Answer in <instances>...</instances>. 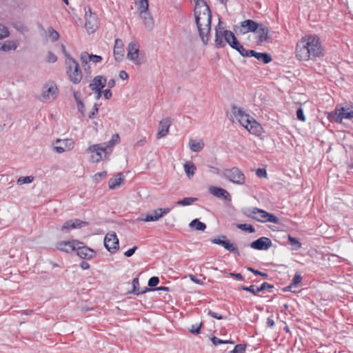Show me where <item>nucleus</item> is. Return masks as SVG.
Returning <instances> with one entry per match:
<instances>
[{
	"label": "nucleus",
	"instance_id": "39448f33",
	"mask_svg": "<svg viewBox=\"0 0 353 353\" xmlns=\"http://www.w3.org/2000/svg\"><path fill=\"white\" fill-rule=\"evenodd\" d=\"M59 94V90L57 83L54 81L48 80L42 85L39 99L43 103H51L57 99Z\"/></svg>",
	"mask_w": 353,
	"mask_h": 353
},
{
	"label": "nucleus",
	"instance_id": "dca6fc26",
	"mask_svg": "<svg viewBox=\"0 0 353 353\" xmlns=\"http://www.w3.org/2000/svg\"><path fill=\"white\" fill-rule=\"evenodd\" d=\"M83 245V243L78 241H60L56 244L58 250L66 253L72 252L77 250V245Z\"/></svg>",
	"mask_w": 353,
	"mask_h": 353
},
{
	"label": "nucleus",
	"instance_id": "5fc2aeb1",
	"mask_svg": "<svg viewBox=\"0 0 353 353\" xmlns=\"http://www.w3.org/2000/svg\"><path fill=\"white\" fill-rule=\"evenodd\" d=\"M256 174L258 177L260 178H266L267 177V172L264 168H259L256 171Z\"/></svg>",
	"mask_w": 353,
	"mask_h": 353
},
{
	"label": "nucleus",
	"instance_id": "603ef678",
	"mask_svg": "<svg viewBox=\"0 0 353 353\" xmlns=\"http://www.w3.org/2000/svg\"><path fill=\"white\" fill-rule=\"evenodd\" d=\"M245 350V346L243 345H235L232 352L233 353H243Z\"/></svg>",
	"mask_w": 353,
	"mask_h": 353
},
{
	"label": "nucleus",
	"instance_id": "4d7b16f0",
	"mask_svg": "<svg viewBox=\"0 0 353 353\" xmlns=\"http://www.w3.org/2000/svg\"><path fill=\"white\" fill-rule=\"evenodd\" d=\"M296 117L297 119L301 121H305V117L303 113V111L301 108H299L296 111Z\"/></svg>",
	"mask_w": 353,
	"mask_h": 353
},
{
	"label": "nucleus",
	"instance_id": "6ab92c4d",
	"mask_svg": "<svg viewBox=\"0 0 353 353\" xmlns=\"http://www.w3.org/2000/svg\"><path fill=\"white\" fill-rule=\"evenodd\" d=\"M107 84V79L102 75H97L94 77L89 85V88L93 91L102 90Z\"/></svg>",
	"mask_w": 353,
	"mask_h": 353
},
{
	"label": "nucleus",
	"instance_id": "ea45409f",
	"mask_svg": "<svg viewBox=\"0 0 353 353\" xmlns=\"http://www.w3.org/2000/svg\"><path fill=\"white\" fill-rule=\"evenodd\" d=\"M302 276L299 273H296L292 283L288 286V288L291 290L294 287H296L298 284L301 282Z\"/></svg>",
	"mask_w": 353,
	"mask_h": 353
},
{
	"label": "nucleus",
	"instance_id": "6e6552de",
	"mask_svg": "<svg viewBox=\"0 0 353 353\" xmlns=\"http://www.w3.org/2000/svg\"><path fill=\"white\" fill-rule=\"evenodd\" d=\"M223 175L226 179L234 184L243 185L245 183V174L237 167L224 170Z\"/></svg>",
	"mask_w": 353,
	"mask_h": 353
},
{
	"label": "nucleus",
	"instance_id": "3c124183",
	"mask_svg": "<svg viewBox=\"0 0 353 353\" xmlns=\"http://www.w3.org/2000/svg\"><path fill=\"white\" fill-rule=\"evenodd\" d=\"M208 314L216 319H225L226 318V316L219 314V312H214L212 310H209L208 312Z\"/></svg>",
	"mask_w": 353,
	"mask_h": 353
},
{
	"label": "nucleus",
	"instance_id": "c03bdc74",
	"mask_svg": "<svg viewBox=\"0 0 353 353\" xmlns=\"http://www.w3.org/2000/svg\"><path fill=\"white\" fill-rule=\"evenodd\" d=\"M143 23L145 27L149 30H151L154 28V21L152 17H148L146 19L143 20Z\"/></svg>",
	"mask_w": 353,
	"mask_h": 353
},
{
	"label": "nucleus",
	"instance_id": "2eb2a0df",
	"mask_svg": "<svg viewBox=\"0 0 353 353\" xmlns=\"http://www.w3.org/2000/svg\"><path fill=\"white\" fill-rule=\"evenodd\" d=\"M139 44L136 41H132L128 46V59L136 65L141 64L139 59Z\"/></svg>",
	"mask_w": 353,
	"mask_h": 353
},
{
	"label": "nucleus",
	"instance_id": "338daca9",
	"mask_svg": "<svg viewBox=\"0 0 353 353\" xmlns=\"http://www.w3.org/2000/svg\"><path fill=\"white\" fill-rule=\"evenodd\" d=\"M189 276H190V279H191V281H193L194 283H197V284L202 283L200 279H197L195 276L190 274Z\"/></svg>",
	"mask_w": 353,
	"mask_h": 353
},
{
	"label": "nucleus",
	"instance_id": "09e8293b",
	"mask_svg": "<svg viewBox=\"0 0 353 353\" xmlns=\"http://www.w3.org/2000/svg\"><path fill=\"white\" fill-rule=\"evenodd\" d=\"M242 289L243 290L250 292H251L253 294H256L258 292H259V286L254 285H250L249 287H243Z\"/></svg>",
	"mask_w": 353,
	"mask_h": 353
},
{
	"label": "nucleus",
	"instance_id": "72a5a7b5",
	"mask_svg": "<svg viewBox=\"0 0 353 353\" xmlns=\"http://www.w3.org/2000/svg\"><path fill=\"white\" fill-rule=\"evenodd\" d=\"M184 171L187 176L190 179L192 178L196 170V165L191 161L187 162L183 165Z\"/></svg>",
	"mask_w": 353,
	"mask_h": 353
},
{
	"label": "nucleus",
	"instance_id": "37998d69",
	"mask_svg": "<svg viewBox=\"0 0 353 353\" xmlns=\"http://www.w3.org/2000/svg\"><path fill=\"white\" fill-rule=\"evenodd\" d=\"M9 30L4 25L0 23V40L9 36Z\"/></svg>",
	"mask_w": 353,
	"mask_h": 353
},
{
	"label": "nucleus",
	"instance_id": "f257e3e1",
	"mask_svg": "<svg viewBox=\"0 0 353 353\" xmlns=\"http://www.w3.org/2000/svg\"><path fill=\"white\" fill-rule=\"evenodd\" d=\"M296 58L301 61H315L323 56V48L318 36L306 34L296 43Z\"/></svg>",
	"mask_w": 353,
	"mask_h": 353
},
{
	"label": "nucleus",
	"instance_id": "b1692460",
	"mask_svg": "<svg viewBox=\"0 0 353 353\" xmlns=\"http://www.w3.org/2000/svg\"><path fill=\"white\" fill-rule=\"evenodd\" d=\"M221 238L223 239V240H221V239H214L212 240V243L217 245H221L225 249L230 252H235L237 251L236 247L233 243H230L228 240H225V236H222Z\"/></svg>",
	"mask_w": 353,
	"mask_h": 353
},
{
	"label": "nucleus",
	"instance_id": "393cba45",
	"mask_svg": "<svg viewBox=\"0 0 353 353\" xmlns=\"http://www.w3.org/2000/svg\"><path fill=\"white\" fill-rule=\"evenodd\" d=\"M259 25L260 23L250 19L245 20L241 23V28L245 30L243 33L248 32H255L259 28Z\"/></svg>",
	"mask_w": 353,
	"mask_h": 353
},
{
	"label": "nucleus",
	"instance_id": "a18cd8bd",
	"mask_svg": "<svg viewBox=\"0 0 353 353\" xmlns=\"http://www.w3.org/2000/svg\"><path fill=\"white\" fill-rule=\"evenodd\" d=\"M49 37L53 41H56L59 39V34L57 31L50 28L48 30Z\"/></svg>",
	"mask_w": 353,
	"mask_h": 353
},
{
	"label": "nucleus",
	"instance_id": "f8f14e48",
	"mask_svg": "<svg viewBox=\"0 0 353 353\" xmlns=\"http://www.w3.org/2000/svg\"><path fill=\"white\" fill-rule=\"evenodd\" d=\"M75 141L72 139H57L53 144V150L58 154L70 151L74 148Z\"/></svg>",
	"mask_w": 353,
	"mask_h": 353
},
{
	"label": "nucleus",
	"instance_id": "bb28decb",
	"mask_svg": "<svg viewBox=\"0 0 353 353\" xmlns=\"http://www.w3.org/2000/svg\"><path fill=\"white\" fill-rule=\"evenodd\" d=\"M124 181V176L121 173H118L114 178L109 181L108 186L111 190L119 188Z\"/></svg>",
	"mask_w": 353,
	"mask_h": 353
},
{
	"label": "nucleus",
	"instance_id": "423d86ee",
	"mask_svg": "<svg viewBox=\"0 0 353 353\" xmlns=\"http://www.w3.org/2000/svg\"><path fill=\"white\" fill-rule=\"evenodd\" d=\"M215 46L216 48H223L226 43H228L230 47L232 42L236 40L234 33L231 31L225 30L224 28L218 26L215 29Z\"/></svg>",
	"mask_w": 353,
	"mask_h": 353
},
{
	"label": "nucleus",
	"instance_id": "bf43d9fd",
	"mask_svg": "<svg viewBox=\"0 0 353 353\" xmlns=\"http://www.w3.org/2000/svg\"><path fill=\"white\" fill-rule=\"evenodd\" d=\"M14 28L21 32H26L27 30V28L26 26H24L22 23H17L14 24Z\"/></svg>",
	"mask_w": 353,
	"mask_h": 353
},
{
	"label": "nucleus",
	"instance_id": "c756f323",
	"mask_svg": "<svg viewBox=\"0 0 353 353\" xmlns=\"http://www.w3.org/2000/svg\"><path fill=\"white\" fill-rule=\"evenodd\" d=\"M85 26L89 32H93L97 28L98 26L97 15L92 16L91 17L85 19Z\"/></svg>",
	"mask_w": 353,
	"mask_h": 353
},
{
	"label": "nucleus",
	"instance_id": "0eeeda50",
	"mask_svg": "<svg viewBox=\"0 0 353 353\" xmlns=\"http://www.w3.org/2000/svg\"><path fill=\"white\" fill-rule=\"evenodd\" d=\"M66 73L69 80L74 84H79L82 80V72L78 63L72 58L66 61Z\"/></svg>",
	"mask_w": 353,
	"mask_h": 353
},
{
	"label": "nucleus",
	"instance_id": "ddd939ff",
	"mask_svg": "<svg viewBox=\"0 0 353 353\" xmlns=\"http://www.w3.org/2000/svg\"><path fill=\"white\" fill-rule=\"evenodd\" d=\"M103 243L105 248L111 253H115L119 248V239L115 232L108 233Z\"/></svg>",
	"mask_w": 353,
	"mask_h": 353
},
{
	"label": "nucleus",
	"instance_id": "774afa93",
	"mask_svg": "<svg viewBox=\"0 0 353 353\" xmlns=\"http://www.w3.org/2000/svg\"><path fill=\"white\" fill-rule=\"evenodd\" d=\"M80 267L83 270H88L90 268V264L88 262L82 261L80 264Z\"/></svg>",
	"mask_w": 353,
	"mask_h": 353
},
{
	"label": "nucleus",
	"instance_id": "49530a36",
	"mask_svg": "<svg viewBox=\"0 0 353 353\" xmlns=\"http://www.w3.org/2000/svg\"><path fill=\"white\" fill-rule=\"evenodd\" d=\"M106 175L107 172L105 171L98 172L93 176V181L97 183L100 182L103 179H104L106 176Z\"/></svg>",
	"mask_w": 353,
	"mask_h": 353
},
{
	"label": "nucleus",
	"instance_id": "412c9836",
	"mask_svg": "<svg viewBox=\"0 0 353 353\" xmlns=\"http://www.w3.org/2000/svg\"><path fill=\"white\" fill-rule=\"evenodd\" d=\"M172 123V119L170 117H166L159 122L157 132L158 139H161L167 135Z\"/></svg>",
	"mask_w": 353,
	"mask_h": 353
},
{
	"label": "nucleus",
	"instance_id": "473e14b6",
	"mask_svg": "<svg viewBox=\"0 0 353 353\" xmlns=\"http://www.w3.org/2000/svg\"><path fill=\"white\" fill-rule=\"evenodd\" d=\"M190 149L194 152H198L202 150L204 147V142L203 140L196 141L190 139L189 141Z\"/></svg>",
	"mask_w": 353,
	"mask_h": 353
},
{
	"label": "nucleus",
	"instance_id": "a878e982",
	"mask_svg": "<svg viewBox=\"0 0 353 353\" xmlns=\"http://www.w3.org/2000/svg\"><path fill=\"white\" fill-rule=\"evenodd\" d=\"M251 57H255L258 61L264 63H268L272 61V57L268 53L257 52L254 50L250 52Z\"/></svg>",
	"mask_w": 353,
	"mask_h": 353
},
{
	"label": "nucleus",
	"instance_id": "864d4df0",
	"mask_svg": "<svg viewBox=\"0 0 353 353\" xmlns=\"http://www.w3.org/2000/svg\"><path fill=\"white\" fill-rule=\"evenodd\" d=\"M159 279L157 276H152L148 281V285L150 287H154L158 285Z\"/></svg>",
	"mask_w": 353,
	"mask_h": 353
},
{
	"label": "nucleus",
	"instance_id": "680f3d73",
	"mask_svg": "<svg viewBox=\"0 0 353 353\" xmlns=\"http://www.w3.org/2000/svg\"><path fill=\"white\" fill-rule=\"evenodd\" d=\"M140 17L142 19V20L146 19L148 17H151L150 12L148 10L147 11H140L139 12Z\"/></svg>",
	"mask_w": 353,
	"mask_h": 353
},
{
	"label": "nucleus",
	"instance_id": "7c9ffc66",
	"mask_svg": "<svg viewBox=\"0 0 353 353\" xmlns=\"http://www.w3.org/2000/svg\"><path fill=\"white\" fill-rule=\"evenodd\" d=\"M231 48L235 49L241 56L244 57H251L250 52H251L252 50H246L244 48V47L238 41L237 39L234 42H232Z\"/></svg>",
	"mask_w": 353,
	"mask_h": 353
},
{
	"label": "nucleus",
	"instance_id": "20e7f679",
	"mask_svg": "<svg viewBox=\"0 0 353 353\" xmlns=\"http://www.w3.org/2000/svg\"><path fill=\"white\" fill-rule=\"evenodd\" d=\"M243 213L246 216L261 223H279V219L275 215L257 208H247Z\"/></svg>",
	"mask_w": 353,
	"mask_h": 353
},
{
	"label": "nucleus",
	"instance_id": "9b49d317",
	"mask_svg": "<svg viewBox=\"0 0 353 353\" xmlns=\"http://www.w3.org/2000/svg\"><path fill=\"white\" fill-rule=\"evenodd\" d=\"M105 145L102 143L94 144L89 146L85 151V153H95L90 157V162L99 163L103 159V154H108L105 149Z\"/></svg>",
	"mask_w": 353,
	"mask_h": 353
},
{
	"label": "nucleus",
	"instance_id": "6e6d98bb",
	"mask_svg": "<svg viewBox=\"0 0 353 353\" xmlns=\"http://www.w3.org/2000/svg\"><path fill=\"white\" fill-rule=\"evenodd\" d=\"M47 60L50 63H54L55 61H57V58L54 53L49 52L47 55Z\"/></svg>",
	"mask_w": 353,
	"mask_h": 353
},
{
	"label": "nucleus",
	"instance_id": "4be33fe9",
	"mask_svg": "<svg viewBox=\"0 0 353 353\" xmlns=\"http://www.w3.org/2000/svg\"><path fill=\"white\" fill-rule=\"evenodd\" d=\"M209 192L213 196L217 198H222L225 201H230L231 196L230 193L225 189L222 188H218L216 186H210L209 188Z\"/></svg>",
	"mask_w": 353,
	"mask_h": 353
},
{
	"label": "nucleus",
	"instance_id": "2f4dec72",
	"mask_svg": "<svg viewBox=\"0 0 353 353\" xmlns=\"http://www.w3.org/2000/svg\"><path fill=\"white\" fill-rule=\"evenodd\" d=\"M119 134H115L112 135L111 139L105 143H102V144H104L105 149L107 151V153L109 154L112 152V148L119 142Z\"/></svg>",
	"mask_w": 353,
	"mask_h": 353
},
{
	"label": "nucleus",
	"instance_id": "cd10ccee",
	"mask_svg": "<svg viewBox=\"0 0 353 353\" xmlns=\"http://www.w3.org/2000/svg\"><path fill=\"white\" fill-rule=\"evenodd\" d=\"M18 46L17 41L8 40L2 43H0V50L3 52H9L15 50Z\"/></svg>",
	"mask_w": 353,
	"mask_h": 353
},
{
	"label": "nucleus",
	"instance_id": "a211bd4d",
	"mask_svg": "<svg viewBox=\"0 0 353 353\" xmlns=\"http://www.w3.org/2000/svg\"><path fill=\"white\" fill-rule=\"evenodd\" d=\"M87 225L88 223L86 221H83L80 219H73L64 223L62 225L61 230L63 232H68L71 230L82 228Z\"/></svg>",
	"mask_w": 353,
	"mask_h": 353
},
{
	"label": "nucleus",
	"instance_id": "f03ea898",
	"mask_svg": "<svg viewBox=\"0 0 353 353\" xmlns=\"http://www.w3.org/2000/svg\"><path fill=\"white\" fill-rule=\"evenodd\" d=\"M194 17L200 37L204 44L210 39L212 15L209 6L203 0H194Z\"/></svg>",
	"mask_w": 353,
	"mask_h": 353
},
{
	"label": "nucleus",
	"instance_id": "4468645a",
	"mask_svg": "<svg viewBox=\"0 0 353 353\" xmlns=\"http://www.w3.org/2000/svg\"><path fill=\"white\" fill-rule=\"evenodd\" d=\"M103 58L99 55L90 54L86 52L81 54V61L84 70L88 73H90V68L88 65V63L92 61L94 63H99L102 61Z\"/></svg>",
	"mask_w": 353,
	"mask_h": 353
},
{
	"label": "nucleus",
	"instance_id": "a19ab883",
	"mask_svg": "<svg viewBox=\"0 0 353 353\" xmlns=\"http://www.w3.org/2000/svg\"><path fill=\"white\" fill-rule=\"evenodd\" d=\"M288 240L294 250H297L301 247V243L296 238L288 236Z\"/></svg>",
	"mask_w": 353,
	"mask_h": 353
},
{
	"label": "nucleus",
	"instance_id": "13d9d810",
	"mask_svg": "<svg viewBox=\"0 0 353 353\" xmlns=\"http://www.w3.org/2000/svg\"><path fill=\"white\" fill-rule=\"evenodd\" d=\"M102 92H103V97L105 99H109L112 96V93L110 88L105 89L104 90H102Z\"/></svg>",
	"mask_w": 353,
	"mask_h": 353
},
{
	"label": "nucleus",
	"instance_id": "f3484780",
	"mask_svg": "<svg viewBox=\"0 0 353 353\" xmlns=\"http://www.w3.org/2000/svg\"><path fill=\"white\" fill-rule=\"evenodd\" d=\"M272 245L270 239L262 236L250 243V247L254 250H267Z\"/></svg>",
	"mask_w": 353,
	"mask_h": 353
},
{
	"label": "nucleus",
	"instance_id": "0e129e2a",
	"mask_svg": "<svg viewBox=\"0 0 353 353\" xmlns=\"http://www.w3.org/2000/svg\"><path fill=\"white\" fill-rule=\"evenodd\" d=\"M248 270L251 272L254 273V274H259L265 277L268 276L266 273L260 272L259 271L254 270L251 268H248Z\"/></svg>",
	"mask_w": 353,
	"mask_h": 353
},
{
	"label": "nucleus",
	"instance_id": "f704fd0d",
	"mask_svg": "<svg viewBox=\"0 0 353 353\" xmlns=\"http://www.w3.org/2000/svg\"><path fill=\"white\" fill-rule=\"evenodd\" d=\"M189 226L199 231H203L206 228L205 224L204 223L199 221V220L197 219L192 220L190 223Z\"/></svg>",
	"mask_w": 353,
	"mask_h": 353
},
{
	"label": "nucleus",
	"instance_id": "aec40b11",
	"mask_svg": "<svg viewBox=\"0 0 353 353\" xmlns=\"http://www.w3.org/2000/svg\"><path fill=\"white\" fill-rule=\"evenodd\" d=\"M76 251L77 255L83 259L90 260L96 256V252L94 250L84 246L83 244L77 245Z\"/></svg>",
	"mask_w": 353,
	"mask_h": 353
},
{
	"label": "nucleus",
	"instance_id": "1a4fd4ad",
	"mask_svg": "<svg viewBox=\"0 0 353 353\" xmlns=\"http://www.w3.org/2000/svg\"><path fill=\"white\" fill-rule=\"evenodd\" d=\"M171 209L166 208H157L148 212L145 215L141 214L137 219V222H150L157 221L164 215L168 214Z\"/></svg>",
	"mask_w": 353,
	"mask_h": 353
},
{
	"label": "nucleus",
	"instance_id": "58836bf2",
	"mask_svg": "<svg viewBox=\"0 0 353 353\" xmlns=\"http://www.w3.org/2000/svg\"><path fill=\"white\" fill-rule=\"evenodd\" d=\"M132 287H133L132 292H133V293H134L136 294H141V293H143V292L146 291V290H141L139 289V282L138 278H134L132 280Z\"/></svg>",
	"mask_w": 353,
	"mask_h": 353
},
{
	"label": "nucleus",
	"instance_id": "69168bd1",
	"mask_svg": "<svg viewBox=\"0 0 353 353\" xmlns=\"http://www.w3.org/2000/svg\"><path fill=\"white\" fill-rule=\"evenodd\" d=\"M119 77L123 80H126L128 78V74L125 71L121 70L119 72Z\"/></svg>",
	"mask_w": 353,
	"mask_h": 353
},
{
	"label": "nucleus",
	"instance_id": "8fccbe9b",
	"mask_svg": "<svg viewBox=\"0 0 353 353\" xmlns=\"http://www.w3.org/2000/svg\"><path fill=\"white\" fill-rule=\"evenodd\" d=\"M201 325H202L201 323L192 325L191 327L189 329V331L192 334H197L200 332Z\"/></svg>",
	"mask_w": 353,
	"mask_h": 353
},
{
	"label": "nucleus",
	"instance_id": "9d476101",
	"mask_svg": "<svg viewBox=\"0 0 353 353\" xmlns=\"http://www.w3.org/2000/svg\"><path fill=\"white\" fill-rule=\"evenodd\" d=\"M330 118L337 123H342L343 119H353V104L342 107L341 108H336L334 112L330 114Z\"/></svg>",
	"mask_w": 353,
	"mask_h": 353
},
{
	"label": "nucleus",
	"instance_id": "4c0bfd02",
	"mask_svg": "<svg viewBox=\"0 0 353 353\" xmlns=\"http://www.w3.org/2000/svg\"><path fill=\"white\" fill-rule=\"evenodd\" d=\"M34 181V176H21L17 181V183L19 185H21L26 183H30Z\"/></svg>",
	"mask_w": 353,
	"mask_h": 353
},
{
	"label": "nucleus",
	"instance_id": "c85d7f7f",
	"mask_svg": "<svg viewBox=\"0 0 353 353\" xmlns=\"http://www.w3.org/2000/svg\"><path fill=\"white\" fill-rule=\"evenodd\" d=\"M256 32L258 34L259 42L263 43L268 41L269 30L263 24L260 23L259 28Z\"/></svg>",
	"mask_w": 353,
	"mask_h": 353
},
{
	"label": "nucleus",
	"instance_id": "7ed1b4c3",
	"mask_svg": "<svg viewBox=\"0 0 353 353\" xmlns=\"http://www.w3.org/2000/svg\"><path fill=\"white\" fill-rule=\"evenodd\" d=\"M232 112L235 119L250 134L259 136L262 133V127L252 116L245 113L241 108L233 106Z\"/></svg>",
	"mask_w": 353,
	"mask_h": 353
},
{
	"label": "nucleus",
	"instance_id": "e2e57ef3",
	"mask_svg": "<svg viewBox=\"0 0 353 353\" xmlns=\"http://www.w3.org/2000/svg\"><path fill=\"white\" fill-rule=\"evenodd\" d=\"M272 286L267 283H262L260 286H259V292L265 290L268 288H272Z\"/></svg>",
	"mask_w": 353,
	"mask_h": 353
},
{
	"label": "nucleus",
	"instance_id": "79ce46f5",
	"mask_svg": "<svg viewBox=\"0 0 353 353\" xmlns=\"http://www.w3.org/2000/svg\"><path fill=\"white\" fill-rule=\"evenodd\" d=\"M237 228L239 229H241L243 231L248 232L250 233H252V232H255L254 228L252 227V225H251L250 224H246V223L239 224V225H237Z\"/></svg>",
	"mask_w": 353,
	"mask_h": 353
},
{
	"label": "nucleus",
	"instance_id": "de8ad7c7",
	"mask_svg": "<svg viewBox=\"0 0 353 353\" xmlns=\"http://www.w3.org/2000/svg\"><path fill=\"white\" fill-rule=\"evenodd\" d=\"M211 341H212V343L214 345H221V344H226V343H233V342L232 341H223L216 336H213L212 339H211Z\"/></svg>",
	"mask_w": 353,
	"mask_h": 353
},
{
	"label": "nucleus",
	"instance_id": "5701e85b",
	"mask_svg": "<svg viewBox=\"0 0 353 353\" xmlns=\"http://www.w3.org/2000/svg\"><path fill=\"white\" fill-rule=\"evenodd\" d=\"M124 44L121 39H116L114 48V56L117 61H120L124 57Z\"/></svg>",
	"mask_w": 353,
	"mask_h": 353
},
{
	"label": "nucleus",
	"instance_id": "052dcab7",
	"mask_svg": "<svg viewBox=\"0 0 353 353\" xmlns=\"http://www.w3.org/2000/svg\"><path fill=\"white\" fill-rule=\"evenodd\" d=\"M137 250V247L134 246L132 248H130L128 250H127L125 253H124V255L126 256V257H130L131 256H132L134 254V253L135 252V251Z\"/></svg>",
	"mask_w": 353,
	"mask_h": 353
},
{
	"label": "nucleus",
	"instance_id": "e433bc0d",
	"mask_svg": "<svg viewBox=\"0 0 353 353\" xmlns=\"http://www.w3.org/2000/svg\"><path fill=\"white\" fill-rule=\"evenodd\" d=\"M196 200H197V199L194 198V197H185V198L177 201L176 204L179 205H182V206L190 205L192 203H193L194 201H196Z\"/></svg>",
	"mask_w": 353,
	"mask_h": 353
},
{
	"label": "nucleus",
	"instance_id": "c9c22d12",
	"mask_svg": "<svg viewBox=\"0 0 353 353\" xmlns=\"http://www.w3.org/2000/svg\"><path fill=\"white\" fill-rule=\"evenodd\" d=\"M136 4L139 12L148 10V0H137Z\"/></svg>",
	"mask_w": 353,
	"mask_h": 353
}]
</instances>
